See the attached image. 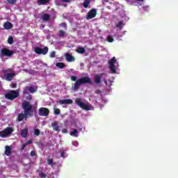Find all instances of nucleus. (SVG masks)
<instances>
[{
	"label": "nucleus",
	"instance_id": "1",
	"mask_svg": "<svg viewBox=\"0 0 178 178\" xmlns=\"http://www.w3.org/2000/svg\"><path fill=\"white\" fill-rule=\"evenodd\" d=\"M70 80H72V81H76L72 86V88L74 91H79V88H80V86H83V84H92L91 78L88 76H83L77 79V76H71Z\"/></svg>",
	"mask_w": 178,
	"mask_h": 178
},
{
	"label": "nucleus",
	"instance_id": "2",
	"mask_svg": "<svg viewBox=\"0 0 178 178\" xmlns=\"http://www.w3.org/2000/svg\"><path fill=\"white\" fill-rule=\"evenodd\" d=\"M22 109L24 110L25 119L34 116V106L31 104L30 102L25 100L22 103Z\"/></svg>",
	"mask_w": 178,
	"mask_h": 178
},
{
	"label": "nucleus",
	"instance_id": "3",
	"mask_svg": "<svg viewBox=\"0 0 178 178\" xmlns=\"http://www.w3.org/2000/svg\"><path fill=\"white\" fill-rule=\"evenodd\" d=\"M4 97L9 101H13V99H16L19 97V90H10L4 94Z\"/></svg>",
	"mask_w": 178,
	"mask_h": 178
},
{
	"label": "nucleus",
	"instance_id": "4",
	"mask_svg": "<svg viewBox=\"0 0 178 178\" xmlns=\"http://www.w3.org/2000/svg\"><path fill=\"white\" fill-rule=\"evenodd\" d=\"M75 103L76 104V105H78V106H79V108H81V109H83V111H91V107L89 105L86 104L84 102H81V99L80 98L76 99Z\"/></svg>",
	"mask_w": 178,
	"mask_h": 178
},
{
	"label": "nucleus",
	"instance_id": "5",
	"mask_svg": "<svg viewBox=\"0 0 178 178\" xmlns=\"http://www.w3.org/2000/svg\"><path fill=\"white\" fill-rule=\"evenodd\" d=\"M15 54V52L13 50H10L7 48H3L1 50V54L0 56L1 58H4V56H8V58H10Z\"/></svg>",
	"mask_w": 178,
	"mask_h": 178
},
{
	"label": "nucleus",
	"instance_id": "6",
	"mask_svg": "<svg viewBox=\"0 0 178 178\" xmlns=\"http://www.w3.org/2000/svg\"><path fill=\"white\" fill-rule=\"evenodd\" d=\"M48 47H44L43 49H41V47H37L35 48V52L38 55H47L48 54L49 51Z\"/></svg>",
	"mask_w": 178,
	"mask_h": 178
},
{
	"label": "nucleus",
	"instance_id": "7",
	"mask_svg": "<svg viewBox=\"0 0 178 178\" xmlns=\"http://www.w3.org/2000/svg\"><path fill=\"white\" fill-rule=\"evenodd\" d=\"M13 131V129L9 127H6L4 130L0 131V137L5 138V137H7V136H10Z\"/></svg>",
	"mask_w": 178,
	"mask_h": 178
},
{
	"label": "nucleus",
	"instance_id": "8",
	"mask_svg": "<svg viewBox=\"0 0 178 178\" xmlns=\"http://www.w3.org/2000/svg\"><path fill=\"white\" fill-rule=\"evenodd\" d=\"M116 63V58L113 57L110 60H108L109 69L113 74L116 73V68L115 67V63Z\"/></svg>",
	"mask_w": 178,
	"mask_h": 178
},
{
	"label": "nucleus",
	"instance_id": "9",
	"mask_svg": "<svg viewBox=\"0 0 178 178\" xmlns=\"http://www.w3.org/2000/svg\"><path fill=\"white\" fill-rule=\"evenodd\" d=\"M97 16V9L92 8L90 10L88 11L86 19L87 20H90V19H94Z\"/></svg>",
	"mask_w": 178,
	"mask_h": 178
},
{
	"label": "nucleus",
	"instance_id": "10",
	"mask_svg": "<svg viewBox=\"0 0 178 178\" xmlns=\"http://www.w3.org/2000/svg\"><path fill=\"white\" fill-rule=\"evenodd\" d=\"M40 116H48L49 115V110L45 107H41L39 108Z\"/></svg>",
	"mask_w": 178,
	"mask_h": 178
},
{
	"label": "nucleus",
	"instance_id": "11",
	"mask_svg": "<svg viewBox=\"0 0 178 178\" xmlns=\"http://www.w3.org/2000/svg\"><path fill=\"white\" fill-rule=\"evenodd\" d=\"M15 76H16V73H7L4 74L5 80L6 81H12L13 79H15Z\"/></svg>",
	"mask_w": 178,
	"mask_h": 178
},
{
	"label": "nucleus",
	"instance_id": "12",
	"mask_svg": "<svg viewBox=\"0 0 178 178\" xmlns=\"http://www.w3.org/2000/svg\"><path fill=\"white\" fill-rule=\"evenodd\" d=\"M102 76H104L103 73L95 75L94 81L95 84H101V79H102Z\"/></svg>",
	"mask_w": 178,
	"mask_h": 178
},
{
	"label": "nucleus",
	"instance_id": "13",
	"mask_svg": "<svg viewBox=\"0 0 178 178\" xmlns=\"http://www.w3.org/2000/svg\"><path fill=\"white\" fill-rule=\"evenodd\" d=\"M65 58L67 62H74V60H75L74 56H73L70 53H66L65 54Z\"/></svg>",
	"mask_w": 178,
	"mask_h": 178
},
{
	"label": "nucleus",
	"instance_id": "14",
	"mask_svg": "<svg viewBox=\"0 0 178 178\" xmlns=\"http://www.w3.org/2000/svg\"><path fill=\"white\" fill-rule=\"evenodd\" d=\"M60 105H65V104H73V100L70 99H62L59 101Z\"/></svg>",
	"mask_w": 178,
	"mask_h": 178
},
{
	"label": "nucleus",
	"instance_id": "15",
	"mask_svg": "<svg viewBox=\"0 0 178 178\" xmlns=\"http://www.w3.org/2000/svg\"><path fill=\"white\" fill-rule=\"evenodd\" d=\"M10 154H12V147L9 145H6L5 147V155H6V156H10Z\"/></svg>",
	"mask_w": 178,
	"mask_h": 178
},
{
	"label": "nucleus",
	"instance_id": "16",
	"mask_svg": "<svg viewBox=\"0 0 178 178\" xmlns=\"http://www.w3.org/2000/svg\"><path fill=\"white\" fill-rule=\"evenodd\" d=\"M51 127L53 130L55 131H60V129H59V125H58V122L54 121L51 123Z\"/></svg>",
	"mask_w": 178,
	"mask_h": 178
},
{
	"label": "nucleus",
	"instance_id": "17",
	"mask_svg": "<svg viewBox=\"0 0 178 178\" xmlns=\"http://www.w3.org/2000/svg\"><path fill=\"white\" fill-rule=\"evenodd\" d=\"M3 27L6 30H10V29H13V24L10 22H6L3 24Z\"/></svg>",
	"mask_w": 178,
	"mask_h": 178
},
{
	"label": "nucleus",
	"instance_id": "18",
	"mask_svg": "<svg viewBox=\"0 0 178 178\" xmlns=\"http://www.w3.org/2000/svg\"><path fill=\"white\" fill-rule=\"evenodd\" d=\"M20 134L21 137L26 138L27 136H29V129H27V128L22 129Z\"/></svg>",
	"mask_w": 178,
	"mask_h": 178
},
{
	"label": "nucleus",
	"instance_id": "19",
	"mask_svg": "<svg viewBox=\"0 0 178 178\" xmlns=\"http://www.w3.org/2000/svg\"><path fill=\"white\" fill-rule=\"evenodd\" d=\"M40 19L43 20V22H48L49 19H51V15H49V14H43Z\"/></svg>",
	"mask_w": 178,
	"mask_h": 178
},
{
	"label": "nucleus",
	"instance_id": "20",
	"mask_svg": "<svg viewBox=\"0 0 178 178\" xmlns=\"http://www.w3.org/2000/svg\"><path fill=\"white\" fill-rule=\"evenodd\" d=\"M24 119H26V114L23 113H19L17 116V120L18 122H22Z\"/></svg>",
	"mask_w": 178,
	"mask_h": 178
},
{
	"label": "nucleus",
	"instance_id": "21",
	"mask_svg": "<svg viewBox=\"0 0 178 178\" xmlns=\"http://www.w3.org/2000/svg\"><path fill=\"white\" fill-rule=\"evenodd\" d=\"M76 51L77 52V54H81V55H83V54H85L86 52V49H84V47H78L76 50Z\"/></svg>",
	"mask_w": 178,
	"mask_h": 178
},
{
	"label": "nucleus",
	"instance_id": "22",
	"mask_svg": "<svg viewBox=\"0 0 178 178\" xmlns=\"http://www.w3.org/2000/svg\"><path fill=\"white\" fill-rule=\"evenodd\" d=\"M47 3H49V0H38V5H47Z\"/></svg>",
	"mask_w": 178,
	"mask_h": 178
},
{
	"label": "nucleus",
	"instance_id": "23",
	"mask_svg": "<svg viewBox=\"0 0 178 178\" xmlns=\"http://www.w3.org/2000/svg\"><path fill=\"white\" fill-rule=\"evenodd\" d=\"M90 3H91V0H85L83 3V8L87 9L90 6Z\"/></svg>",
	"mask_w": 178,
	"mask_h": 178
},
{
	"label": "nucleus",
	"instance_id": "24",
	"mask_svg": "<svg viewBox=\"0 0 178 178\" xmlns=\"http://www.w3.org/2000/svg\"><path fill=\"white\" fill-rule=\"evenodd\" d=\"M79 133V130L74 129L70 133V136H72L73 137H78L79 135H77Z\"/></svg>",
	"mask_w": 178,
	"mask_h": 178
},
{
	"label": "nucleus",
	"instance_id": "25",
	"mask_svg": "<svg viewBox=\"0 0 178 178\" xmlns=\"http://www.w3.org/2000/svg\"><path fill=\"white\" fill-rule=\"evenodd\" d=\"M17 0H6L8 5H16Z\"/></svg>",
	"mask_w": 178,
	"mask_h": 178
},
{
	"label": "nucleus",
	"instance_id": "26",
	"mask_svg": "<svg viewBox=\"0 0 178 178\" xmlns=\"http://www.w3.org/2000/svg\"><path fill=\"white\" fill-rule=\"evenodd\" d=\"M56 66L58 67L59 69H64V67L66 66L65 63H57L56 64Z\"/></svg>",
	"mask_w": 178,
	"mask_h": 178
},
{
	"label": "nucleus",
	"instance_id": "27",
	"mask_svg": "<svg viewBox=\"0 0 178 178\" xmlns=\"http://www.w3.org/2000/svg\"><path fill=\"white\" fill-rule=\"evenodd\" d=\"M117 29H120V30H122L123 29V21H120L117 25H116Z\"/></svg>",
	"mask_w": 178,
	"mask_h": 178
},
{
	"label": "nucleus",
	"instance_id": "28",
	"mask_svg": "<svg viewBox=\"0 0 178 178\" xmlns=\"http://www.w3.org/2000/svg\"><path fill=\"white\" fill-rule=\"evenodd\" d=\"M3 73H5V74H8V73H12V72H13V68H8V69H4L3 70Z\"/></svg>",
	"mask_w": 178,
	"mask_h": 178
},
{
	"label": "nucleus",
	"instance_id": "29",
	"mask_svg": "<svg viewBox=\"0 0 178 178\" xmlns=\"http://www.w3.org/2000/svg\"><path fill=\"white\" fill-rule=\"evenodd\" d=\"M54 115H60V109L58 108H54Z\"/></svg>",
	"mask_w": 178,
	"mask_h": 178
},
{
	"label": "nucleus",
	"instance_id": "30",
	"mask_svg": "<svg viewBox=\"0 0 178 178\" xmlns=\"http://www.w3.org/2000/svg\"><path fill=\"white\" fill-rule=\"evenodd\" d=\"M107 41L108 42H113L114 41L113 37H112V35H108L107 37Z\"/></svg>",
	"mask_w": 178,
	"mask_h": 178
},
{
	"label": "nucleus",
	"instance_id": "31",
	"mask_svg": "<svg viewBox=\"0 0 178 178\" xmlns=\"http://www.w3.org/2000/svg\"><path fill=\"white\" fill-rule=\"evenodd\" d=\"M13 42H14V40H13V37H12V36L8 37V42L10 45H12V44H13Z\"/></svg>",
	"mask_w": 178,
	"mask_h": 178
},
{
	"label": "nucleus",
	"instance_id": "32",
	"mask_svg": "<svg viewBox=\"0 0 178 178\" xmlns=\"http://www.w3.org/2000/svg\"><path fill=\"white\" fill-rule=\"evenodd\" d=\"M29 91L30 92H31L32 94H34V92H35V91H37L35 89H34V88L33 86H31L29 88Z\"/></svg>",
	"mask_w": 178,
	"mask_h": 178
},
{
	"label": "nucleus",
	"instance_id": "33",
	"mask_svg": "<svg viewBox=\"0 0 178 178\" xmlns=\"http://www.w3.org/2000/svg\"><path fill=\"white\" fill-rule=\"evenodd\" d=\"M58 35L59 37H65V31L60 30L58 31Z\"/></svg>",
	"mask_w": 178,
	"mask_h": 178
},
{
	"label": "nucleus",
	"instance_id": "34",
	"mask_svg": "<svg viewBox=\"0 0 178 178\" xmlns=\"http://www.w3.org/2000/svg\"><path fill=\"white\" fill-rule=\"evenodd\" d=\"M40 129H34L35 136H40Z\"/></svg>",
	"mask_w": 178,
	"mask_h": 178
},
{
	"label": "nucleus",
	"instance_id": "35",
	"mask_svg": "<svg viewBox=\"0 0 178 178\" xmlns=\"http://www.w3.org/2000/svg\"><path fill=\"white\" fill-rule=\"evenodd\" d=\"M55 55H56V52L55 51H53L50 53L49 57L50 58H55Z\"/></svg>",
	"mask_w": 178,
	"mask_h": 178
},
{
	"label": "nucleus",
	"instance_id": "36",
	"mask_svg": "<svg viewBox=\"0 0 178 178\" xmlns=\"http://www.w3.org/2000/svg\"><path fill=\"white\" fill-rule=\"evenodd\" d=\"M39 177H40V178H46L47 177V174H45L44 172H40L39 174Z\"/></svg>",
	"mask_w": 178,
	"mask_h": 178
},
{
	"label": "nucleus",
	"instance_id": "37",
	"mask_svg": "<svg viewBox=\"0 0 178 178\" xmlns=\"http://www.w3.org/2000/svg\"><path fill=\"white\" fill-rule=\"evenodd\" d=\"M60 27H63L64 29H67V24H66L65 22H63L60 24Z\"/></svg>",
	"mask_w": 178,
	"mask_h": 178
},
{
	"label": "nucleus",
	"instance_id": "38",
	"mask_svg": "<svg viewBox=\"0 0 178 178\" xmlns=\"http://www.w3.org/2000/svg\"><path fill=\"white\" fill-rule=\"evenodd\" d=\"M26 147H27V144L24 143L21 147V151H24V149L26 148Z\"/></svg>",
	"mask_w": 178,
	"mask_h": 178
},
{
	"label": "nucleus",
	"instance_id": "39",
	"mask_svg": "<svg viewBox=\"0 0 178 178\" xmlns=\"http://www.w3.org/2000/svg\"><path fill=\"white\" fill-rule=\"evenodd\" d=\"M47 162L49 165H52V163H54V160L52 159H50L48 160Z\"/></svg>",
	"mask_w": 178,
	"mask_h": 178
},
{
	"label": "nucleus",
	"instance_id": "40",
	"mask_svg": "<svg viewBox=\"0 0 178 178\" xmlns=\"http://www.w3.org/2000/svg\"><path fill=\"white\" fill-rule=\"evenodd\" d=\"M60 2L65 3H70V0H60Z\"/></svg>",
	"mask_w": 178,
	"mask_h": 178
},
{
	"label": "nucleus",
	"instance_id": "41",
	"mask_svg": "<svg viewBox=\"0 0 178 178\" xmlns=\"http://www.w3.org/2000/svg\"><path fill=\"white\" fill-rule=\"evenodd\" d=\"M32 143H33V140H31V139L28 140L26 143H25V144H26V145H29Z\"/></svg>",
	"mask_w": 178,
	"mask_h": 178
},
{
	"label": "nucleus",
	"instance_id": "42",
	"mask_svg": "<svg viewBox=\"0 0 178 178\" xmlns=\"http://www.w3.org/2000/svg\"><path fill=\"white\" fill-rule=\"evenodd\" d=\"M31 156H35V152L31 151Z\"/></svg>",
	"mask_w": 178,
	"mask_h": 178
},
{
	"label": "nucleus",
	"instance_id": "43",
	"mask_svg": "<svg viewBox=\"0 0 178 178\" xmlns=\"http://www.w3.org/2000/svg\"><path fill=\"white\" fill-rule=\"evenodd\" d=\"M11 87H12V88H16V87H17V85H16V83H13V84L11 85Z\"/></svg>",
	"mask_w": 178,
	"mask_h": 178
},
{
	"label": "nucleus",
	"instance_id": "44",
	"mask_svg": "<svg viewBox=\"0 0 178 178\" xmlns=\"http://www.w3.org/2000/svg\"><path fill=\"white\" fill-rule=\"evenodd\" d=\"M96 94H101V90H96Z\"/></svg>",
	"mask_w": 178,
	"mask_h": 178
},
{
	"label": "nucleus",
	"instance_id": "45",
	"mask_svg": "<svg viewBox=\"0 0 178 178\" xmlns=\"http://www.w3.org/2000/svg\"><path fill=\"white\" fill-rule=\"evenodd\" d=\"M104 83L106 84V86H108V81L106 79H104Z\"/></svg>",
	"mask_w": 178,
	"mask_h": 178
},
{
	"label": "nucleus",
	"instance_id": "46",
	"mask_svg": "<svg viewBox=\"0 0 178 178\" xmlns=\"http://www.w3.org/2000/svg\"><path fill=\"white\" fill-rule=\"evenodd\" d=\"M64 154H63V152H61V156H62V158H64Z\"/></svg>",
	"mask_w": 178,
	"mask_h": 178
}]
</instances>
